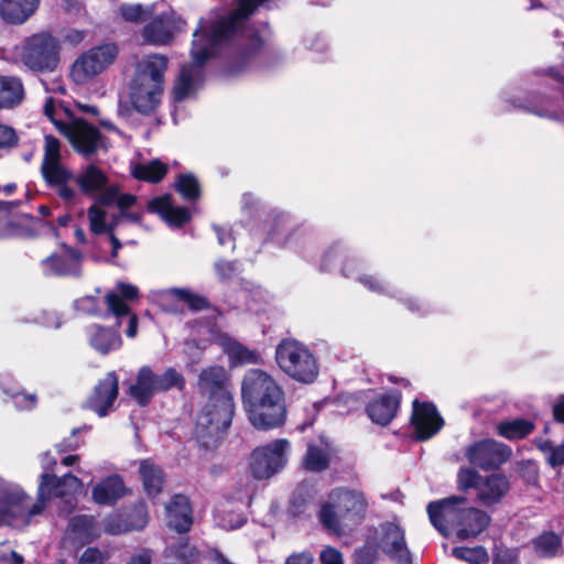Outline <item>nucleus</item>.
<instances>
[{
	"instance_id": "nucleus-1",
	"label": "nucleus",
	"mask_w": 564,
	"mask_h": 564,
	"mask_svg": "<svg viewBox=\"0 0 564 564\" xmlns=\"http://www.w3.org/2000/svg\"><path fill=\"white\" fill-rule=\"evenodd\" d=\"M263 2L240 0L227 15L213 21L200 19L193 33V53L198 62L223 56V73L235 76L246 72L264 47V40L250 18Z\"/></svg>"
},
{
	"instance_id": "nucleus-2",
	"label": "nucleus",
	"mask_w": 564,
	"mask_h": 564,
	"mask_svg": "<svg viewBox=\"0 0 564 564\" xmlns=\"http://www.w3.org/2000/svg\"><path fill=\"white\" fill-rule=\"evenodd\" d=\"M197 387L207 402L197 415L195 437L202 448L214 451L223 442L236 412L231 376L225 367L213 365L200 371Z\"/></svg>"
},
{
	"instance_id": "nucleus-3",
	"label": "nucleus",
	"mask_w": 564,
	"mask_h": 564,
	"mask_svg": "<svg viewBox=\"0 0 564 564\" xmlns=\"http://www.w3.org/2000/svg\"><path fill=\"white\" fill-rule=\"evenodd\" d=\"M82 486V480L72 473L62 477L43 473L40 476L36 501L31 503L32 498L23 489L8 487L0 481V527H13L19 522L28 524L32 517L43 512L47 501L73 495Z\"/></svg>"
},
{
	"instance_id": "nucleus-4",
	"label": "nucleus",
	"mask_w": 564,
	"mask_h": 564,
	"mask_svg": "<svg viewBox=\"0 0 564 564\" xmlns=\"http://www.w3.org/2000/svg\"><path fill=\"white\" fill-rule=\"evenodd\" d=\"M241 402L249 422L259 431L281 427L286 421L284 390L261 369H249L242 377Z\"/></svg>"
},
{
	"instance_id": "nucleus-5",
	"label": "nucleus",
	"mask_w": 564,
	"mask_h": 564,
	"mask_svg": "<svg viewBox=\"0 0 564 564\" xmlns=\"http://www.w3.org/2000/svg\"><path fill=\"white\" fill-rule=\"evenodd\" d=\"M465 497L451 496L441 500L431 501L426 512L431 524L445 538L455 532L460 541L476 538L489 525L490 516L475 507H462Z\"/></svg>"
},
{
	"instance_id": "nucleus-6",
	"label": "nucleus",
	"mask_w": 564,
	"mask_h": 564,
	"mask_svg": "<svg viewBox=\"0 0 564 564\" xmlns=\"http://www.w3.org/2000/svg\"><path fill=\"white\" fill-rule=\"evenodd\" d=\"M169 58L163 54H149L137 63L130 84V100L141 115H152L161 104L164 75Z\"/></svg>"
},
{
	"instance_id": "nucleus-7",
	"label": "nucleus",
	"mask_w": 564,
	"mask_h": 564,
	"mask_svg": "<svg viewBox=\"0 0 564 564\" xmlns=\"http://www.w3.org/2000/svg\"><path fill=\"white\" fill-rule=\"evenodd\" d=\"M61 44L57 37L48 32L29 36L21 51V61L35 73H51L59 62Z\"/></svg>"
},
{
	"instance_id": "nucleus-8",
	"label": "nucleus",
	"mask_w": 564,
	"mask_h": 564,
	"mask_svg": "<svg viewBox=\"0 0 564 564\" xmlns=\"http://www.w3.org/2000/svg\"><path fill=\"white\" fill-rule=\"evenodd\" d=\"M55 126L68 139L74 151L85 159L91 158L98 150H108V137L84 118L55 122Z\"/></svg>"
},
{
	"instance_id": "nucleus-9",
	"label": "nucleus",
	"mask_w": 564,
	"mask_h": 564,
	"mask_svg": "<svg viewBox=\"0 0 564 564\" xmlns=\"http://www.w3.org/2000/svg\"><path fill=\"white\" fill-rule=\"evenodd\" d=\"M290 443L278 438L263 446L256 447L250 455L249 468L257 480L269 479L281 471L288 462L286 454Z\"/></svg>"
},
{
	"instance_id": "nucleus-10",
	"label": "nucleus",
	"mask_w": 564,
	"mask_h": 564,
	"mask_svg": "<svg viewBox=\"0 0 564 564\" xmlns=\"http://www.w3.org/2000/svg\"><path fill=\"white\" fill-rule=\"evenodd\" d=\"M119 50L115 43H105L82 54L73 64L70 76L77 84H84L111 65Z\"/></svg>"
},
{
	"instance_id": "nucleus-11",
	"label": "nucleus",
	"mask_w": 564,
	"mask_h": 564,
	"mask_svg": "<svg viewBox=\"0 0 564 564\" xmlns=\"http://www.w3.org/2000/svg\"><path fill=\"white\" fill-rule=\"evenodd\" d=\"M466 459L485 471L499 469L512 456L509 445L494 438H482L469 444L464 452Z\"/></svg>"
},
{
	"instance_id": "nucleus-12",
	"label": "nucleus",
	"mask_w": 564,
	"mask_h": 564,
	"mask_svg": "<svg viewBox=\"0 0 564 564\" xmlns=\"http://www.w3.org/2000/svg\"><path fill=\"white\" fill-rule=\"evenodd\" d=\"M148 522V506L143 499H140L106 516L104 532L110 535H120L130 531H140L147 527Z\"/></svg>"
},
{
	"instance_id": "nucleus-13",
	"label": "nucleus",
	"mask_w": 564,
	"mask_h": 564,
	"mask_svg": "<svg viewBox=\"0 0 564 564\" xmlns=\"http://www.w3.org/2000/svg\"><path fill=\"white\" fill-rule=\"evenodd\" d=\"M185 25V20L175 12H163L143 26L141 31L143 44L166 45L173 40L175 33L184 31Z\"/></svg>"
},
{
	"instance_id": "nucleus-14",
	"label": "nucleus",
	"mask_w": 564,
	"mask_h": 564,
	"mask_svg": "<svg viewBox=\"0 0 564 564\" xmlns=\"http://www.w3.org/2000/svg\"><path fill=\"white\" fill-rule=\"evenodd\" d=\"M410 423L414 431V438L424 442L438 433L444 425V420L434 403L415 399L412 402Z\"/></svg>"
},
{
	"instance_id": "nucleus-15",
	"label": "nucleus",
	"mask_w": 564,
	"mask_h": 564,
	"mask_svg": "<svg viewBox=\"0 0 564 564\" xmlns=\"http://www.w3.org/2000/svg\"><path fill=\"white\" fill-rule=\"evenodd\" d=\"M402 398L399 389H389L369 400L365 405V412L373 424L388 426L398 416Z\"/></svg>"
},
{
	"instance_id": "nucleus-16",
	"label": "nucleus",
	"mask_w": 564,
	"mask_h": 564,
	"mask_svg": "<svg viewBox=\"0 0 564 564\" xmlns=\"http://www.w3.org/2000/svg\"><path fill=\"white\" fill-rule=\"evenodd\" d=\"M119 394V380L115 371H109L95 384L91 393L84 402V409L95 412L98 416L108 415Z\"/></svg>"
},
{
	"instance_id": "nucleus-17",
	"label": "nucleus",
	"mask_w": 564,
	"mask_h": 564,
	"mask_svg": "<svg viewBox=\"0 0 564 564\" xmlns=\"http://www.w3.org/2000/svg\"><path fill=\"white\" fill-rule=\"evenodd\" d=\"M280 369L290 378L301 383H312L316 380L319 366L315 355H274Z\"/></svg>"
},
{
	"instance_id": "nucleus-18",
	"label": "nucleus",
	"mask_w": 564,
	"mask_h": 564,
	"mask_svg": "<svg viewBox=\"0 0 564 564\" xmlns=\"http://www.w3.org/2000/svg\"><path fill=\"white\" fill-rule=\"evenodd\" d=\"M63 252L52 253L42 260V265L51 274L58 276H82L83 254L78 249L62 245Z\"/></svg>"
},
{
	"instance_id": "nucleus-19",
	"label": "nucleus",
	"mask_w": 564,
	"mask_h": 564,
	"mask_svg": "<svg viewBox=\"0 0 564 564\" xmlns=\"http://www.w3.org/2000/svg\"><path fill=\"white\" fill-rule=\"evenodd\" d=\"M380 544L382 551L403 564L411 563V553L406 546L404 530L395 522L381 524Z\"/></svg>"
},
{
	"instance_id": "nucleus-20",
	"label": "nucleus",
	"mask_w": 564,
	"mask_h": 564,
	"mask_svg": "<svg viewBox=\"0 0 564 564\" xmlns=\"http://www.w3.org/2000/svg\"><path fill=\"white\" fill-rule=\"evenodd\" d=\"M41 174L47 186L56 189L61 199L69 203L77 198V192L68 185L69 181H74L75 175L62 163L41 165Z\"/></svg>"
},
{
	"instance_id": "nucleus-21",
	"label": "nucleus",
	"mask_w": 564,
	"mask_h": 564,
	"mask_svg": "<svg viewBox=\"0 0 564 564\" xmlns=\"http://www.w3.org/2000/svg\"><path fill=\"white\" fill-rule=\"evenodd\" d=\"M151 214H158L171 227L181 228L191 221L192 215L187 207L174 206L172 196L164 194L152 198L147 206Z\"/></svg>"
},
{
	"instance_id": "nucleus-22",
	"label": "nucleus",
	"mask_w": 564,
	"mask_h": 564,
	"mask_svg": "<svg viewBox=\"0 0 564 564\" xmlns=\"http://www.w3.org/2000/svg\"><path fill=\"white\" fill-rule=\"evenodd\" d=\"M191 55L194 63L186 64L181 67L180 74L174 84L172 94L175 102L185 100L197 88V85L203 80V66L207 61L198 62L191 48Z\"/></svg>"
},
{
	"instance_id": "nucleus-23",
	"label": "nucleus",
	"mask_w": 564,
	"mask_h": 564,
	"mask_svg": "<svg viewBox=\"0 0 564 564\" xmlns=\"http://www.w3.org/2000/svg\"><path fill=\"white\" fill-rule=\"evenodd\" d=\"M527 112L551 120H561L564 109L557 97L532 91L528 94L524 101L518 106Z\"/></svg>"
},
{
	"instance_id": "nucleus-24",
	"label": "nucleus",
	"mask_w": 564,
	"mask_h": 564,
	"mask_svg": "<svg viewBox=\"0 0 564 564\" xmlns=\"http://www.w3.org/2000/svg\"><path fill=\"white\" fill-rule=\"evenodd\" d=\"M131 490L119 474L101 478L91 489L93 500L99 506H113Z\"/></svg>"
},
{
	"instance_id": "nucleus-25",
	"label": "nucleus",
	"mask_w": 564,
	"mask_h": 564,
	"mask_svg": "<svg viewBox=\"0 0 564 564\" xmlns=\"http://www.w3.org/2000/svg\"><path fill=\"white\" fill-rule=\"evenodd\" d=\"M167 525L177 533H187L193 525V509L189 498L183 494L172 496L166 505Z\"/></svg>"
},
{
	"instance_id": "nucleus-26",
	"label": "nucleus",
	"mask_w": 564,
	"mask_h": 564,
	"mask_svg": "<svg viewBox=\"0 0 564 564\" xmlns=\"http://www.w3.org/2000/svg\"><path fill=\"white\" fill-rule=\"evenodd\" d=\"M510 490V482L503 474L484 476L478 489L477 500L484 507H492L502 501Z\"/></svg>"
},
{
	"instance_id": "nucleus-27",
	"label": "nucleus",
	"mask_w": 564,
	"mask_h": 564,
	"mask_svg": "<svg viewBox=\"0 0 564 564\" xmlns=\"http://www.w3.org/2000/svg\"><path fill=\"white\" fill-rule=\"evenodd\" d=\"M139 475L148 498L155 499L159 497L166 481V474L162 466L151 458L142 459L139 464Z\"/></svg>"
},
{
	"instance_id": "nucleus-28",
	"label": "nucleus",
	"mask_w": 564,
	"mask_h": 564,
	"mask_svg": "<svg viewBox=\"0 0 564 564\" xmlns=\"http://www.w3.org/2000/svg\"><path fill=\"white\" fill-rule=\"evenodd\" d=\"M338 507L344 517L354 522H359L365 518L368 502L364 492L354 489H340L337 495Z\"/></svg>"
},
{
	"instance_id": "nucleus-29",
	"label": "nucleus",
	"mask_w": 564,
	"mask_h": 564,
	"mask_svg": "<svg viewBox=\"0 0 564 564\" xmlns=\"http://www.w3.org/2000/svg\"><path fill=\"white\" fill-rule=\"evenodd\" d=\"M119 293L109 292L105 296V304L107 305L106 315H115L119 319L123 318L126 314L130 313V307L124 301H132L139 296L137 286L128 283L118 284Z\"/></svg>"
},
{
	"instance_id": "nucleus-30",
	"label": "nucleus",
	"mask_w": 564,
	"mask_h": 564,
	"mask_svg": "<svg viewBox=\"0 0 564 564\" xmlns=\"http://www.w3.org/2000/svg\"><path fill=\"white\" fill-rule=\"evenodd\" d=\"M68 532L74 541L86 545L100 536V529L96 518L91 514H77L69 519Z\"/></svg>"
},
{
	"instance_id": "nucleus-31",
	"label": "nucleus",
	"mask_w": 564,
	"mask_h": 564,
	"mask_svg": "<svg viewBox=\"0 0 564 564\" xmlns=\"http://www.w3.org/2000/svg\"><path fill=\"white\" fill-rule=\"evenodd\" d=\"M40 0H0V17L8 23L22 24L34 14Z\"/></svg>"
},
{
	"instance_id": "nucleus-32",
	"label": "nucleus",
	"mask_w": 564,
	"mask_h": 564,
	"mask_svg": "<svg viewBox=\"0 0 564 564\" xmlns=\"http://www.w3.org/2000/svg\"><path fill=\"white\" fill-rule=\"evenodd\" d=\"M128 393L139 406L144 408L151 403L156 391L153 383L152 369L149 366H143L139 369L135 382L129 387Z\"/></svg>"
},
{
	"instance_id": "nucleus-33",
	"label": "nucleus",
	"mask_w": 564,
	"mask_h": 564,
	"mask_svg": "<svg viewBox=\"0 0 564 564\" xmlns=\"http://www.w3.org/2000/svg\"><path fill=\"white\" fill-rule=\"evenodd\" d=\"M79 191L84 195H91L102 191L109 183L106 173L95 164H88L74 177Z\"/></svg>"
},
{
	"instance_id": "nucleus-34",
	"label": "nucleus",
	"mask_w": 564,
	"mask_h": 564,
	"mask_svg": "<svg viewBox=\"0 0 564 564\" xmlns=\"http://www.w3.org/2000/svg\"><path fill=\"white\" fill-rule=\"evenodd\" d=\"M536 429L532 420L525 417H516L512 420L500 421L496 425L498 436L510 442L522 441L530 436Z\"/></svg>"
},
{
	"instance_id": "nucleus-35",
	"label": "nucleus",
	"mask_w": 564,
	"mask_h": 564,
	"mask_svg": "<svg viewBox=\"0 0 564 564\" xmlns=\"http://www.w3.org/2000/svg\"><path fill=\"white\" fill-rule=\"evenodd\" d=\"M89 344L99 352H109L120 348L122 340L118 332L100 325H93L88 329Z\"/></svg>"
},
{
	"instance_id": "nucleus-36",
	"label": "nucleus",
	"mask_w": 564,
	"mask_h": 564,
	"mask_svg": "<svg viewBox=\"0 0 564 564\" xmlns=\"http://www.w3.org/2000/svg\"><path fill=\"white\" fill-rule=\"evenodd\" d=\"M24 97L22 80L15 76H0V108H13Z\"/></svg>"
},
{
	"instance_id": "nucleus-37",
	"label": "nucleus",
	"mask_w": 564,
	"mask_h": 564,
	"mask_svg": "<svg viewBox=\"0 0 564 564\" xmlns=\"http://www.w3.org/2000/svg\"><path fill=\"white\" fill-rule=\"evenodd\" d=\"M532 546L539 557L552 558L558 554L562 539L554 531H544L532 539Z\"/></svg>"
},
{
	"instance_id": "nucleus-38",
	"label": "nucleus",
	"mask_w": 564,
	"mask_h": 564,
	"mask_svg": "<svg viewBox=\"0 0 564 564\" xmlns=\"http://www.w3.org/2000/svg\"><path fill=\"white\" fill-rule=\"evenodd\" d=\"M167 165L154 159L149 163H139L132 170V176L139 181L156 184L167 174Z\"/></svg>"
},
{
	"instance_id": "nucleus-39",
	"label": "nucleus",
	"mask_w": 564,
	"mask_h": 564,
	"mask_svg": "<svg viewBox=\"0 0 564 564\" xmlns=\"http://www.w3.org/2000/svg\"><path fill=\"white\" fill-rule=\"evenodd\" d=\"M153 383L156 393L167 392L171 389L183 391L186 386L184 376L174 368H167L163 373L158 375L152 370Z\"/></svg>"
},
{
	"instance_id": "nucleus-40",
	"label": "nucleus",
	"mask_w": 564,
	"mask_h": 564,
	"mask_svg": "<svg viewBox=\"0 0 564 564\" xmlns=\"http://www.w3.org/2000/svg\"><path fill=\"white\" fill-rule=\"evenodd\" d=\"M174 188L187 202H196L200 197L199 182L192 173L180 174Z\"/></svg>"
},
{
	"instance_id": "nucleus-41",
	"label": "nucleus",
	"mask_w": 564,
	"mask_h": 564,
	"mask_svg": "<svg viewBox=\"0 0 564 564\" xmlns=\"http://www.w3.org/2000/svg\"><path fill=\"white\" fill-rule=\"evenodd\" d=\"M170 293L175 297V300L185 303L193 312H199L210 307V303L207 297L194 293L189 289L173 288L170 290Z\"/></svg>"
},
{
	"instance_id": "nucleus-42",
	"label": "nucleus",
	"mask_w": 564,
	"mask_h": 564,
	"mask_svg": "<svg viewBox=\"0 0 564 564\" xmlns=\"http://www.w3.org/2000/svg\"><path fill=\"white\" fill-rule=\"evenodd\" d=\"M328 455L317 445H310L307 447L304 466L307 470L319 473L329 468Z\"/></svg>"
},
{
	"instance_id": "nucleus-43",
	"label": "nucleus",
	"mask_w": 564,
	"mask_h": 564,
	"mask_svg": "<svg viewBox=\"0 0 564 564\" xmlns=\"http://www.w3.org/2000/svg\"><path fill=\"white\" fill-rule=\"evenodd\" d=\"M453 556L469 564H487L489 561L486 549L481 545L475 547L455 546L452 550Z\"/></svg>"
},
{
	"instance_id": "nucleus-44",
	"label": "nucleus",
	"mask_w": 564,
	"mask_h": 564,
	"mask_svg": "<svg viewBox=\"0 0 564 564\" xmlns=\"http://www.w3.org/2000/svg\"><path fill=\"white\" fill-rule=\"evenodd\" d=\"M318 520L326 530L337 534L340 533V522L333 503L325 502L321 506L318 511Z\"/></svg>"
},
{
	"instance_id": "nucleus-45",
	"label": "nucleus",
	"mask_w": 564,
	"mask_h": 564,
	"mask_svg": "<svg viewBox=\"0 0 564 564\" xmlns=\"http://www.w3.org/2000/svg\"><path fill=\"white\" fill-rule=\"evenodd\" d=\"M517 473L527 485L536 486L540 478L539 465L534 459H522L517 463Z\"/></svg>"
},
{
	"instance_id": "nucleus-46",
	"label": "nucleus",
	"mask_w": 564,
	"mask_h": 564,
	"mask_svg": "<svg viewBox=\"0 0 564 564\" xmlns=\"http://www.w3.org/2000/svg\"><path fill=\"white\" fill-rule=\"evenodd\" d=\"M77 311L101 318H108L110 315H106V310L101 308L98 297L93 295L83 296L75 302Z\"/></svg>"
},
{
	"instance_id": "nucleus-47",
	"label": "nucleus",
	"mask_w": 564,
	"mask_h": 564,
	"mask_svg": "<svg viewBox=\"0 0 564 564\" xmlns=\"http://www.w3.org/2000/svg\"><path fill=\"white\" fill-rule=\"evenodd\" d=\"M484 476H481L475 468L460 467L457 474L458 488L466 491L475 489L477 491Z\"/></svg>"
},
{
	"instance_id": "nucleus-48",
	"label": "nucleus",
	"mask_w": 564,
	"mask_h": 564,
	"mask_svg": "<svg viewBox=\"0 0 564 564\" xmlns=\"http://www.w3.org/2000/svg\"><path fill=\"white\" fill-rule=\"evenodd\" d=\"M120 14L124 21L141 23L152 14V11L145 9L142 4H122Z\"/></svg>"
},
{
	"instance_id": "nucleus-49",
	"label": "nucleus",
	"mask_w": 564,
	"mask_h": 564,
	"mask_svg": "<svg viewBox=\"0 0 564 564\" xmlns=\"http://www.w3.org/2000/svg\"><path fill=\"white\" fill-rule=\"evenodd\" d=\"M61 142L54 135H45L44 155L41 165L61 163Z\"/></svg>"
},
{
	"instance_id": "nucleus-50",
	"label": "nucleus",
	"mask_w": 564,
	"mask_h": 564,
	"mask_svg": "<svg viewBox=\"0 0 564 564\" xmlns=\"http://www.w3.org/2000/svg\"><path fill=\"white\" fill-rule=\"evenodd\" d=\"M87 216L91 232H94L95 235L106 234L107 213L104 209H101L97 205H91L87 210Z\"/></svg>"
},
{
	"instance_id": "nucleus-51",
	"label": "nucleus",
	"mask_w": 564,
	"mask_h": 564,
	"mask_svg": "<svg viewBox=\"0 0 564 564\" xmlns=\"http://www.w3.org/2000/svg\"><path fill=\"white\" fill-rule=\"evenodd\" d=\"M356 564H376L378 561V547L376 544L365 543L354 553Z\"/></svg>"
},
{
	"instance_id": "nucleus-52",
	"label": "nucleus",
	"mask_w": 564,
	"mask_h": 564,
	"mask_svg": "<svg viewBox=\"0 0 564 564\" xmlns=\"http://www.w3.org/2000/svg\"><path fill=\"white\" fill-rule=\"evenodd\" d=\"M78 564H112L107 553L96 546H88L79 556Z\"/></svg>"
},
{
	"instance_id": "nucleus-53",
	"label": "nucleus",
	"mask_w": 564,
	"mask_h": 564,
	"mask_svg": "<svg viewBox=\"0 0 564 564\" xmlns=\"http://www.w3.org/2000/svg\"><path fill=\"white\" fill-rule=\"evenodd\" d=\"M216 341L224 352H251L237 340L230 338L228 335L225 334L218 335Z\"/></svg>"
},
{
	"instance_id": "nucleus-54",
	"label": "nucleus",
	"mask_w": 564,
	"mask_h": 564,
	"mask_svg": "<svg viewBox=\"0 0 564 564\" xmlns=\"http://www.w3.org/2000/svg\"><path fill=\"white\" fill-rule=\"evenodd\" d=\"M17 131L7 124L0 123V149H10L18 144Z\"/></svg>"
},
{
	"instance_id": "nucleus-55",
	"label": "nucleus",
	"mask_w": 564,
	"mask_h": 564,
	"mask_svg": "<svg viewBox=\"0 0 564 564\" xmlns=\"http://www.w3.org/2000/svg\"><path fill=\"white\" fill-rule=\"evenodd\" d=\"M100 194L97 196L96 202L100 206H111L117 204L119 187L118 186H106Z\"/></svg>"
},
{
	"instance_id": "nucleus-56",
	"label": "nucleus",
	"mask_w": 564,
	"mask_h": 564,
	"mask_svg": "<svg viewBox=\"0 0 564 564\" xmlns=\"http://www.w3.org/2000/svg\"><path fill=\"white\" fill-rule=\"evenodd\" d=\"M215 270L221 280H230L237 272V261L220 260L215 263Z\"/></svg>"
},
{
	"instance_id": "nucleus-57",
	"label": "nucleus",
	"mask_w": 564,
	"mask_h": 564,
	"mask_svg": "<svg viewBox=\"0 0 564 564\" xmlns=\"http://www.w3.org/2000/svg\"><path fill=\"white\" fill-rule=\"evenodd\" d=\"M275 352H308V350L300 341L286 338L276 346Z\"/></svg>"
},
{
	"instance_id": "nucleus-58",
	"label": "nucleus",
	"mask_w": 564,
	"mask_h": 564,
	"mask_svg": "<svg viewBox=\"0 0 564 564\" xmlns=\"http://www.w3.org/2000/svg\"><path fill=\"white\" fill-rule=\"evenodd\" d=\"M307 505L306 494L303 489H297L291 499V510L294 514L299 516L304 513Z\"/></svg>"
},
{
	"instance_id": "nucleus-59",
	"label": "nucleus",
	"mask_w": 564,
	"mask_h": 564,
	"mask_svg": "<svg viewBox=\"0 0 564 564\" xmlns=\"http://www.w3.org/2000/svg\"><path fill=\"white\" fill-rule=\"evenodd\" d=\"M319 560L322 564H344L341 553L332 546H327L321 552Z\"/></svg>"
},
{
	"instance_id": "nucleus-60",
	"label": "nucleus",
	"mask_w": 564,
	"mask_h": 564,
	"mask_svg": "<svg viewBox=\"0 0 564 564\" xmlns=\"http://www.w3.org/2000/svg\"><path fill=\"white\" fill-rule=\"evenodd\" d=\"M358 281L366 286L368 290L377 293H383L384 292V285L383 283L375 275H360L358 278Z\"/></svg>"
},
{
	"instance_id": "nucleus-61",
	"label": "nucleus",
	"mask_w": 564,
	"mask_h": 564,
	"mask_svg": "<svg viewBox=\"0 0 564 564\" xmlns=\"http://www.w3.org/2000/svg\"><path fill=\"white\" fill-rule=\"evenodd\" d=\"M547 464L552 468H557L564 465V443L552 448V453L547 457Z\"/></svg>"
},
{
	"instance_id": "nucleus-62",
	"label": "nucleus",
	"mask_w": 564,
	"mask_h": 564,
	"mask_svg": "<svg viewBox=\"0 0 564 564\" xmlns=\"http://www.w3.org/2000/svg\"><path fill=\"white\" fill-rule=\"evenodd\" d=\"M340 256V250L337 245L332 246L323 256L321 269L328 270L333 261Z\"/></svg>"
},
{
	"instance_id": "nucleus-63",
	"label": "nucleus",
	"mask_w": 564,
	"mask_h": 564,
	"mask_svg": "<svg viewBox=\"0 0 564 564\" xmlns=\"http://www.w3.org/2000/svg\"><path fill=\"white\" fill-rule=\"evenodd\" d=\"M314 557L310 552L294 553L286 557L285 564H313Z\"/></svg>"
},
{
	"instance_id": "nucleus-64",
	"label": "nucleus",
	"mask_w": 564,
	"mask_h": 564,
	"mask_svg": "<svg viewBox=\"0 0 564 564\" xmlns=\"http://www.w3.org/2000/svg\"><path fill=\"white\" fill-rule=\"evenodd\" d=\"M23 557L13 550L0 552V564H23Z\"/></svg>"
}]
</instances>
